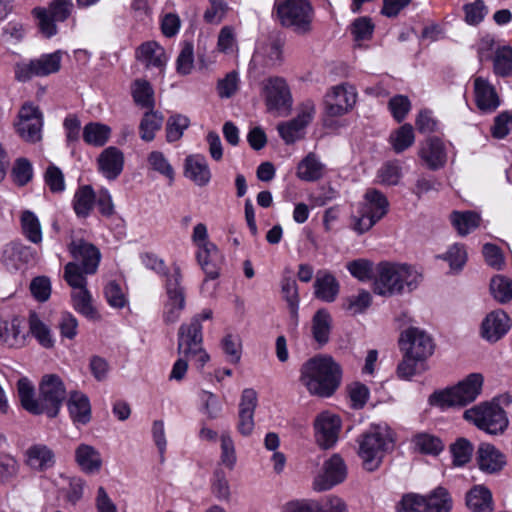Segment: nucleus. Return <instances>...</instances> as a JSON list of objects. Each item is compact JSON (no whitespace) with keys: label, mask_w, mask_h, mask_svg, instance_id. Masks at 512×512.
Instances as JSON below:
<instances>
[{"label":"nucleus","mask_w":512,"mask_h":512,"mask_svg":"<svg viewBox=\"0 0 512 512\" xmlns=\"http://www.w3.org/2000/svg\"><path fill=\"white\" fill-rule=\"evenodd\" d=\"M67 407L74 423L85 425L91 419V405L89 398L78 391L70 393Z\"/></svg>","instance_id":"7c9ffc66"},{"label":"nucleus","mask_w":512,"mask_h":512,"mask_svg":"<svg viewBox=\"0 0 512 512\" xmlns=\"http://www.w3.org/2000/svg\"><path fill=\"white\" fill-rule=\"evenodd\" d=\"M18 397L22 407L35 415L46 414L50 418L58 415L67 392L62 379L56 374H47L39 384V396L35 397L33 384L27 378L17 382Z\"/></svg>","instance_id":"f257e3e1"},{"label":"nucleus","mask_w":512,"mask_h":512,"mask_svg":"<svg viewBox=\"0 0 512 512\" xmlns=\"http://www.w3.org/2000/svg\"><path fill=\"white\" fill-rule=\"evenodd\" d=\"M163 321L167 324L179 320L186 306V289L179 266L174 265L164 281Z\"/></svg>","instance_id":"0eeeda50"},{"label":"nucleus","mask_w":512,"mask_h":512,"mask_svg":"<svg viewBox=\"0 0 512 512\" xmlns=\"http://www.w3.org/2000/svg\"><path fill=\"white\" fill-rule=\"evenodd\" d=\"M110 133L109 126L98 122H90L84 126L83 139L89 145L100 147L106 144Z\"/></svg>","instance_id":"79ce46f5"},{"label":"nucleus","mask_w":512,"mask_h":512,"mask_svg":"<svg viewBox=\"0 0 512 512\" xmlns=\"http://www.w3.org/2000/svg\"><path fill=\"white\" fill-rule=\"evenodd\" d=\"M132 97L137 106L147 110L154 109V90L148 81L135 80L132 85Z\"/></svg>","instance_id":"a19ab883"},{"label":"nucleus","mask_w":512,"mask_h":512,"mask_svg":"<svg viewBox=\"0 0 512 512\" xmlns=\"http://www.w3.org/2000/svg\"><path fill=\"white\" fill-rule=\"evenodd\" d=\"M2 257L7 266L19 269L34 259V251L21 242H10L5 245Z\"/></svg>","instance_id":"c85d7f7f"},{"label":"nucleus","mask_w":512,"mask_h":512,"mask_svg":"<svg viewBox=\"0 0 512 512\" xmlns=\"http://www.w3.org/2000/svg\"><path fill=\"white\" fill-rule=\"evenodd\" d=\"M221 347L228 361L232 364H237L241 359L242 344L238 336L228 334L221 341Z\"/></svg>","instance_id":"e2e57ef3"},{"label":"nucleus","mask_w":512,"mask_h":512,"mask_svg":"<svg viewBox=\"0 0 512 512\" xmlns=\"http://www.w3.org/2000/svg\"><path fill=\"white\" fill-rule=\"evenodd\" d=\"M422 279L414 267L408 264L382 261L375 267L373 291L375 294L392 297L417 288Z\"/></svg>","instance_id":"7ed1b4c3"},{"label":"nucleus","mask_w":512,"mask_h":512,"mask_svg":"<svg viewBox=\"0 0 512 512\" xmlns=\"http://www.w3.org/2000/svg\"><path fill=\"white\" fill-rule=\"evenodd\" d=\"M263 94L267 110L288 114L292 108V95L286 80L282 77H269L263 82Z\"/></svg>","instance_id":"f8f14e48"},{"label":"nucleus","mask_w":512,"mask_h":512,"mask_svg":"<svg viewBox=\"0 0 512 512\" xmlns=\"http://www.w3.org/2000/svg\"><path fill=\"white\" fill-rule=\"evenodd\" d=\"M26 342L24 320L12 317L10 320H0V344L9 348H20Z\"/></svg>","instance_id":"4be33fe9"},{"label":"nucleus","mask_w":512,"mask_h":512,"mask_svg":"<svg viewBox=\"0 0 512 512\" xmlns=\"http://www.w3.org/2000/svg\"><path fill=\"white\" fill-rule=\"evenodd\" d=\"M96 200V194L90 185L80 186L73 197L72 205L78 217L86 218L90 215Z\"/></svg>","instance_id":"e433bc0d"},{"label":"nucleus","mask_w":512,"mask_h":512,"mask_svg":"<svg viewBox=\"0 0 512 512\" xmlns=\"http://www.w3.org/2000/svg\"><path fill=\"white\" fill-rule=\"evenodd\" d=\"M466 505L473 512H491L493 500L490 490L482 485H476L466 495Z\"/></svg>","instance_id":"f704fd0d"},{"label":"nucleus","mask_w":512,"mask_h":512,"mask_svg":"<svg viewBox=\"0 0 512 512\" xmlns=\"http://www.w3.org/2000/svg\"><path fill=\"white\" fill-rule=\"evenodd\" d=\"M372 303V296L366 290H360L357 295H351L345 299L344 309L351 314L363 313Z\"/></svg>","instance_id":"4d7b16f0"},{"label":"nucleus","mask_w":512,"mask_h":512,"mask_svg":"<svg viewBox=\"0 0 512 512\" xmlns=\"http://www.w3.org/2000/svg\"><path fill=\"white\" fill-rule=\"evenodd\" d=\"M346 268L359 281L366 282L372 278L374 279L375 268L373 263L367 259L361 258L350 261L347 263Z\"/></svg>","instance_id":"5fc2aeb1"},{"label":"nucleus","mask_w":512,"mask_h":512,"mask_svg":"<svg viewBox=\"0 0 512 512\" xmlns=\"http://www.w3.org/2000/svg\"><path fill=\"white\" fill-rule=\"evenodd\" d=\"M11 176L18 186L26 185L33 177L32 164L26 158H19L15 161Z\"/></svg>","instance_id":"680f3d73"},{"label":"nucleus","mask_w":512,"mask_h":512,"mask_svg":"<svg viewBox=\"0 0 512 512\" xmlns=\"http://www.w3.org/2000/svg\"><path fill=\"white\" fill-rule=\"evenodd\" d=\"M365 213H369L376 220L382 219L388 212L389 202L386 196L377 189H368L364 201L359 205Z\"/></svg>","instance_id":"72a5a7b5"},{"label":"nucleus","mask_w":512,"mask_h":512,"mask_svg":"<svg viewBox=\"0 0 512 512\" xmlns=\"http://www.w3.org/2000/svg\"><path fill=\"white\" fill-rule=\"evenodd\" d=\"M238 87L239 75L236 71H231L218 80L217 92L220 98H230L237 92Z\"/></svg>","instance_id":"774afa93"},{"label":"nucleus","mask_w":512,"mask_h":512,"mask_svg":"<svg viewBox=\"0 0 512 512\" xmlns=\"http://www.w3.org/2000/svg\"><path fill=\"white\" fill-rule=\"evenodd\" d=\"M281 291L286 300L291 317L297 321L299 308L298 285L291 277H284L281 281Z\"/></svg>","instance_id":"09e8293b"},{"label":"nucleus","mask_w":512,"mask_h":512,"mask_svg":"<svg viewBox=\"0 0 512 512\" xmlns=\"http://www.w3.org/2000/svg\"><path fill=\"white\" fill-rule=\"evenodd\" d=\"M484 378L480 373H471L457 385L435 391L429 396V404L441 409L464 407L475 401L480 395Z\"/></svg>","instance_id":"20e7f679"},{"label":"nucleus","mask_w":512,"mask_h":512,"mask_svg":"<svg viewBox=\"0 0 512 512\" xmlns=\"http://www.w3.org/2000/svg\"><path fill=\"white\" fill-rule=\"evenodd\" d=\"M17 132L27 142L36 143L41 140L43 116L37 106L24 104L18 114Z\"/></svg>","instance_id":"2eb2a0df"},{"label":"nucleus","mask_w":512,"mask_h":512,"mask_svg":"<svg viewBox=\"0 0 512 512\" xmlns=\"http://www.w3.org/2000/svg\"><path fill=\"white\" fill-rule=\"evenodd\" d=\"M427 512H450L453 499L447 488L438 486L425 495Z\"/></svg>","instance_id":"c9c22d12"},{"label":"nucleus","mask_w":512,"mask_h":512,"mask_svg":"<svg viewBox=\"0 0 512 512\" xmlns=\"http://www.w3.org/2000/svg\"><path fill=\"white\" fill-rule=\"evenodd\" d=\"M413 443L420 452L431 455L439 454L444 447L440 438L428 433L417 434Z\"/></svg>","instance_id":"864d4df0"},{"label":"nucleus","mask_w":512,"mask_h":512,"mask_svg":"<svg viewBox=\"0 0 512 512\" xmlns=\"http://www.w3.org/2000/svg\"><path fill=\"white\" fill-rule=\"evenodd\" d=\"M163 124V116L161 113L149 109L144 113L140 124L139 132L140 137L145 142H151L155 138V133L159 131Z\"/></svg>","instance_id":"4c0bfd02"},{"label":"nucleus","mask_w":512,"mask_h":512,"mask_svg":"<svg viewBox=\"0 0 512 512\" xmlns=\"http://www.w3.org/2000/svg\"><path fill=\"white\" fill-rule=\"evenodd\" d=\"M474 96L477 108L484 113L494 112L501 103L495 87L483 77L474 79Z\"/></svg>","instance_id":"aec40b11"},{"label":"nucleus","mask_w":512,"mask_h":512,"mask_svg":"<svg viewBox=\"0 0 512 512\" xmlns=\"http://www.w3.org/2000/svg\"><path fill=\"white\" fill-rule=\"evenodd\" d=\"M196 258L201 266L206 278L202 285V290L207 284V280H214L219 276V250L214 243L203 244L198 248Z\"/></svg>","instance_id":"b1692460"},{"label":"nucleus","mask_w":512,"mask_h":512,"mask_svg":"<svg viewBox=\"0 0 512 512\" xmlns=\"http://www.w3.org/2000/svg\"><path fill=\"white\" fill-rule=\"evenodd\" d=\"M490 291L496 301L505 304L512 300V280L503 275H497L491 280Z\"/></svg>","instance_id":"8fccbe9b"},{"label":"nucleus","mask_w":512,"mask_h":512,"mask_svg":"<svg viewBox=\"0 0 512 512\" xmlns=\"http://www.w3.org/2000/svg\"><path fill=\"white\" fill-rule=\"evenodd\" d=\"M340 285L335 276L327 270H319L314 282V295L324 302H333L337 298Z\"/></svg>","instance_id":"a878e982"},{"label":"nucleus","mask_w":512,"mask_h":512,"mask_svg":"<svg viewBox=\"0 0 512 512\" xmlns=\"http://www.w3.org/2000/svg\"><path fill=\"white\" fill-rule=\"evenodd\" d=\"M185 176L198 186H205L211 179V172L203 155H189L185 159Z\"/></svg>","instance_id":"bb28decb"},{"label":"nucleus","mask_w":512,"mask_h":512,"mask_svg":"<svg viewBox=\"0 0 512 512\" xmlns=\"http://www.w3.org/2000/svg\"><path fill=\"white\" fill-rule=\"evenodd\" d=\"M190 120L182 114H174L166 122V139L168 142L179 140L184 131L189 127Z\"/></svg>","instance_id":"3c124183"},{"label":"nucleus","mask_w":512,"mask_h":512,"mask_svg":"<svg viewBox=\"0 0 512 512\" xmlns=\"http://www.w3.org/2000/svg\"><path fill=\"white\" fill-rule=\"evenodd\" d=\"M347 476V468L344 460L334 454L324 463V472L318 475L314 480V489L317 491H326L337 484L342 483Z\"/></svg>","instance_id":"a211bd4d"},{"label":"nucleus","mask_w":512,"mask_h":512,"mask_svg":"<svg viewBox=\"0 0 512 512\" xmlns=\"http://www.w3.org/2000/svg\"><path fill=\"white\" fill-rule=\"evenodd\" d=\"M299 372V381L308 393L320 398L332 396L342 380L341 366L328 355L309 358L301 365Z\"/></svg>","instance_id":"f03ea898"},{"label":"nucleus","mask_w":512,"mask_h":512,"mask_svg":"<svg viewBox=\"0 0 512 512\" xmlns=\"http://www.w3.org/2000/svg\"><path fill=\"white\" fill-rule=\"evenodd\" d=\"M68 250L85 274H94L97 271L101 253L95 245L83 239H77L71 241Z\"/></svg>","instance_id":"f3484780"},{"label":"nucleus","mask_w":512,"mask_h":512,"mask_svg":"<svg viewBox=\"0 0 512 512\" xmlns=\"http://www.w3.org/2000/svg\"><path fill=\"white\" fill-rule=\"evenodd\" d=\"M492 60L493 71L497 76L512 75V48L510 46L498 47Z\"/></svg>","instance_id":"49530a36"},{"label":"nucleus","mask_w":512,"mask_h":512,"mask_svg":"<svg viewBox=\"0 0 512 512\" xmlns=\"http://www.w3.org/2000/svg\"><path fill=\"white\" fill-rule=\"evenodd\" d=\"M389 142L394 152L397 154L410 148L415 142V134L412 125L406 123L394 130L389 136Z\"/></svg>","instance_id":"ea45409f"},{"label":"nucleus","mask_w":512,"mask_h":512,"mask_svg":"<svg viewBox=\"0 0 512 512\" xmlns=\"http://www.w3.org/2000/svg\"><path fill=\"white\" fill-rule=\"evenodd\" d=\"M75 461L81 470L88 474L97 473L102 466L99 451L91 445L82 443L75 450Z\"/></svg>","instance_id":"473e14b6"},{"label":"nucleus","mask_w":512,"mask_h":512,"mask_svg":"<svg viewBox=\"0 0 512 512\" xmlns=\"http://www.w3.org/2000/svg\"><path fill=\"white\" fill-rule=\"evenodd\" d=\"M25 464L31 470L43 472L54 466L55 455L48 446L34 444L25 451Z\"/></svg>","instance_id":"393cba45"},{"label":"nucleus","mask_w":512,"mask_h":512,"mask_svg":"<svg viewBox=\"0 0 512 512\" xmlns=\"http://www.w3.org/2000/svg\"><path fill=\"white\" fill-rule=\"evenodd\" d=\"M82 267L76 262H69L64 268V279L74 291L84 289L87 285V279Z\"/></svg>","instance_id":"6e6d98bb"},{"label":"nucleus","mask_w":512,"mask_h":512,"mask_svg":"<svg viewBox=\"0 0 512 512\" xmlns=\"http://www.w3.org/2000/svg\"><path fill=\"white\" fill-rule=\"evenodd\" d=\"M464 418L473 422L479 429L496 435L503 433L508 426L505 411L496 404H483L467 409Z\"/></svg>","instance_id":"6e6552de"},{"label":"nucleus","mask_w":512,"mask_h":512,"mask_svg":"<svg viewBox=\"0 0 512 512\" xmlns=\"http://www.w3.org/2000/svg\"><path fill=\"white\" fill-rule=\"evenodd\" d=\"M418 154L427 167L433 171L444 167L447 161L444 143L437 137H431L424 141Z\"/></svg>","instance_id":"412c9836"},{"label":"nucleus","mask_w":512,"mask_h":512,"mask_svg":"<svg viewBox=\"0 0 512 512\" xmlns=\"http://www.w3.org/2000/svg\"><path fill=\"white\" fill-rule=\"evenodd\" d=\"M396 509L397 512H427L425 496L416 493L405 494Z\"/></svg>","instance_id":"bf43d9fd"},{"label":"nucleus","mask_w":512,"mask_h":512,"mask_svg":"<svg viewBox=\"0 0 512 512\" xmlns=\"http://www.w3.org/2000/svg\"><path fill=\"white\" fill-rule=\"evenodd\" d=\"M315 437L320 447L329 449L333 447L341 429V419L330 412H323L317 416L315 423Z\"/></svg>","instance_id":"dca6fc26"},{"label":"nucleus","mask_w":512,"mask_h":512,"mask_svg":"<svg viewBox=\"0 0 512 512\" xmlns=\"http://www.w3.org/2000/svg\"><path fill=\"white\" fill-rule=\"evenodd\" d=\"M62 51L42 54L28 62L15 66V77L18 81L26 82L34 77H47L57 73L61 68Z\"/></svg>","instance_id":"1a4fd4ad"},{"label":"nucleus","mask_w":512,"mask_h":512,"mask_svg":"<svg viewBox=\"0 0 512 512\" xmlns=\"http://www.w3.org/2000/svg\"><path fill=\"white\" fill-rule=\"evenodd\" d=\"M326 165L313 153H308L298 164L296 175L300 180L315 182L326 174Z\"/></svg>","instance_id":"cd10ccee"},{"label":"nucleus","mask_w":512,"mask_h":512,"mask_svg":"<svg viewBox=\"0 0 512 512\" xmlns=\"http://www.w3.org/2000/svg\"><path fill=\"white\" fill-rule=\"evenodd\" d=\"M439 257L447 261L450 268L455 271H460L467 261L466 250L464 246L460 244H454L443 256Z\"/></svg>","instance_id":"338daca9"},{"label":"nucleus","mask_w":512,"mask_h":512,"mask_svg":"<svg viewBox=\"0 0 512 512\" xmlns=\"http://www.w3.org/2000/svg\"><path fill=\"white\" fill-rule=\"evenodd\" d=\"M390 443L388 435L377 429H372L360 437L359 456L366 470L374 471L378 468Z\"/></svg>","instance_id":"9b49d317"},{"label":"nucleus","mask_w":512,"mask_h":512,"mask_svg":"<svg viewBox=\"0 0 512 512\" xmlns=\"http://www.w3.org/2000/svg\"><path fill=\"white\" fill-rule=\"evenodd\" d=\"M450 449L453 455V463L455 465L462 466L470 461L473 447L468 440L460 438L451 445Z\"/></svg>","instance_id":"69168bd1"},{"label":"nucleus","mask_w":512,"mask_h":512,"mask_svg":"<svg viewBox=\"0 0 512 512\" xmlns=\"http://www.w3.org/2000/svg\"><path fill=\"white\" fill-rule=\"evenodd\" d=\"M202 342V324H199L198 318H192L189 323H184L179 327L178 354L191 358V362L197 369H202L210 359L202 346Z\"/></svg>","instance_id":"423d86ee"},{"label":"nucleus","mask_w":512,"mask_h":512,"mask_svg":"<svg viewBox=\"0 0 512 512\" xmlns=\"http://www.w3.org/2000/svg\"><path fill=\"white\" fill-rule=\"evenodd\" d=\"M273 13L285 28L297 33H307L311 29L313 7L309 0H275Z\"/></svg>","instance_id":"39448f33"},{"label":"nucleus","mask_w":512,"mask_h":512,"mask_svg":"<svg viewBox=\"0 0 512 512\" xmlns=\"http://www.w3.org/2000/svg\"><path fill=\"white\" fill-rule=\"evenodd\" d=\"M29 327L31 334L45 348H51L54 340L49 327L43 323L35 312L29 315Z\"/></svg>","instance_id":"de8ad7c7"},{"label":"nucleus","mask_w":512,"mask_h":512,"mask_svg":"<svg viewBox=\"0 0 512 512\" xmlns=\"http://www.w3.org/2000/svg\"><path fill=\"white\" fill-rule=\"evenodd\" d=\"M147 161L152 170L165 176L170 182L174 180V169L162 152L152 151Z\"/></svg>","instance_id":"13d9d810"},{"label":"nucleus","mask_w":512,"mask_h":512,"mask_svg":"<svg viewBox=\"0 0 512 512\" xmlns=\"http://www.w3.org/2000/svg\"><path fill=\"white\" fill-rule=\"evenodd\" d=\"M72 0H52L48 8L37 7L33 9V15L38 21V27L46 38L57 34V22H64L69 18L73 10Z\"/></svg>","instance_id":"9d476101"},{"label":"nucleus","mask_w":512,"mask_h":512,"mask_svg":"<svg viewBox=\"0 0 512 512\" xmlns=\"http://www.w3.org/2000/svg\"><path fill=\"white\" fill-rule=\"evenodd\" d=\"M453 226L462 236L469 234L476 229L480 223V216L472 211L453 212L451 215Z\"/></svg>","instance_id":"a18cd8bd"},{"label":"nucleus","mask_w":512,"mask_h":512,"mask_svg":"<svg viewBox=\"0 0 512 512\" xmlns=\"http://www.w3.org/2000/svg\"><path fill=\"white\" fill-rule=\"evenodd\" d=\"M136 59L146 67L163 68L166 64L164 49L155 41H147L141 44L136 52Z\"/></svg>","instance_id":"c756f323"},{"label":"nucleus","mask_w":512,"mask_h":512,"mask_svg":"<svg viewBox=\"0 0 512 512\" xmlns=\"http://www.w3.org/2000/svg\"><path fill=\"white\" fill-rule=\"evenodd\" d=\"M98 170L108 180H115L123 171L124 155L114 146L104 149L98 159Z\"/></svg>","instance_id":"5701e85b"},{"label":"nucleus","mask_w":512,"mask_h":512,"mask_svg":"<svg viewBox=\"0 0 512 512\" xmlns=\"http://www.w3.org/2000/svg\"><path fill=\"white\" fill-rule=\"evenodd\" d=\"M399 345L404 353L420 360H425L434 351L432 338L423 330L415 327H411L401 334Z\"/></svg>","instance_id":"4468645a"},{"label":"nucleus","mask_w":512,"mask_h":512,"mask_svg":"<svg viewBox=\"0 0 512 512\" xmlns=\"http://www.w3.org/2000/svg\"><path fill=\"white\" fill-rule=\"evenodd\" d=\"M511 327L512 321L508 314L502 309H497L484 318L481 325V336L494 343L507 334Z\"/></svg>","instance_id":"6ab92c4d"},{"label":"nucleus","mask_w":512,"mask_h":512,"mask_svg":"<svg viewBox=\"0 0 512 512\" xmlns=\"http://www.w3.org/2000/svg\"><path fill=\"white\" fill-rule=\"evenodd\" d=\"M401 176V166L397 161H388L378 170V178L385 185H397Z\"/></svg>","instance_id":"0e129e2a"},{"label":"nucleus","mask_w":512,"mask_h":512,"mask_svg":"<svg viewBox=\"0 0 512 512\" xmlns=\"http://www.w3.org/2000/svg\"><path fill=\"white\" fill-rule=\"evenodd\" d=\"M73 308L88 319L95 320L98 313L92 305V296L87 288L73 291L71 294Z\"/></svg>","instance_id":"37998d69"},{"label":"nucleus","mask_w":512,"mask_h":512,"mask_svg":"<svg viewBox=\"0 0 512 512\" xmlns=\"http://www.w3.org/2000/svg\"><path fill=\"white\" fill-rule=\"evenodd\" d=\"M332 318L325 309L318 310L312 319V333L315 341L324 345L329 341Z\"/></svg>","instance_id":"58836bf2"},{"label":"nucleus","mask_w":512,"mask_h":512,"mask_svg":"<svg viewBox=\"0 0 512 512\" xmlns=\"http://www.w3.org/2000/svg\"><path fill=\"white\" fill-rule=\"evenodd\" d=\"M20 465L10 454L0 453V483L10 484L18 476Z\"/></svg>","instance_id":"603ef678"},{"label":"nucleus","mask_w":512,"mask_h":512,"mask_svg":"<svg viewBox=\"0 0 512 512\" xmlns=\"http://www.w3.org/2000/svg\"><path fill=\"white\" fill-rule=\"evenodd\" d=\"M21 227L25 237L34 244L42 242V229L38 217L29 210L21 215Z\"/></svg>","instance_id":"c03bdc74"},{"label":"nucleus","mask_w":512,"mask_h":512,"mask_svg":"<svg viewBox=\"0 0 512 512\" xmlns=\"http://www.w3.org/2000/svg\"><path fill=\"white\" fill-rule=\"evenodd\" d=\"M478 463L482 471L495 473L505 465L504 455L495 446L482 443L478 449Z\"/></svg>","instance_id":"2f4dec72"},{"label":"nucleus","mask_w":512,"mask_h":512,"mask_svg":"<svg viewBox=\"0 0 512 512\" xmlns=\"http://www.w3.org/2000/svg\"><path fill=\"white\" fill-rule=\"evenodd\" d=\"M194 65V47L192 42L185 41L182 44L180 54L176 60L177 72L182 75L191 73Z\"/></svg>","instance_id":"052dcab7"},{"label":"nucleus","mask_w":512,"mask_h":512,"mask_svg":"<svg viewBox=\"0 0 512 512\" xmlns=\"http://www.w3.org/2000/svg\"><path fill=\"white\" fill-rule=\"evenodd\" d=\"M357 100L356 88L348 83L333 86L325 95V109L329 116L338 117L348 113Z\"/></svg>","instance_id":"ddd939ff"}]
</instances>
